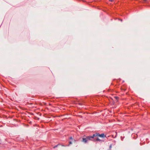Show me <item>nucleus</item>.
<instances>
[{"instance_id": "5", "label": "nucleus", "mask_w": 150, "mask_h": 150, "mask_svg": "<svg viewBox=\"0 0 150 150\" xmlns=\"http://www.w3.org/2000/svg\"><path fill=\"white\" fill-rule=\"evenodd\" d=\"M112 147V145L111 144L110 145V148L111 149V148Z\"/></svg>"}, {"instance_id": "11", "label": "nucleus", "mask_w": 150, "mask_h": 150, "mask_svg": "<svg viewBox=\"0 0 150 150\" xmlns=\"http://www.w3.org/2000/svg\"><path fill=\"white\" fill-rule=\"evenodd\" d=\"M115 98L116 99H117L118 98V97H115Z\"/></svg>"}, {"instance_id": "6", "label": "nucleus", "mask_w": 150, "mask_h": 150, "mask_svg": "<svg viewBox=\"0 0 150 150\" xmlns=\"http://www.w3.org/2000/svg\"><path fill=\"white\" fill-rule=\"evenodd\" d=\"M143 0L145 2H146V1H149V0Z\"/></svg>"}, {"instance_id": "10", "label": "nucleus", "mask_w": 150, "mask_h": 150, "mask_svg": "<svg viewBox=\"0 0 150 150\" xmlns=\"http://www.w3.org/2000/svg\"><path fill=\"white\" fill-rule=\"evenodd\" d=\"M69 143V144H71L72 143L71 142H70Z\"/></svg>"}, {"instance_id": "2", "label": "nucleus", "mask_w": 150, "mask_h": 150, "mask_svg": "<svg viewBox=\"0 0 150 150\" xmlns=\"http://www.w3.org/2000/svg\"><path fill=\"white\" fill-rule=\"evenodd\" d=\"M93 138H94L95 137H97L98 136H99V137L103 138L106 137L105 135L104 134L102 133L100 134L99 133H96L93 134Z\"/></svg>"}, {"instance_id": "8", "label": "nucleus", "mask_w": 150, "mask_h": 150, "mask_svg": "<svg viewBox=\"0 0 150 150\" xmlns=\"http://www.w3.org/2000/svg\"><path fill=\"white\" fill-rule=\"evenodd\" d=\"M58 145H56L54 147V148H56V147H57V146H58Z\"/></svg>"}, {"instance_id": "1", "label": "nucleus", "mask_w": 150, "mask_h": 150, "mask_svg": "<svg viewBox=\"0 0 150 150\" xmlns=\"http://www.w3.org/2000/svg\"><path fill=\"white\" fill-rule=\"evenodd\" d=\"M93 136H84L82 138L81 141L82 142L86 143L89 140H92V139H93Z\"/></svg>"}, {"instance_id": "12", "label": "nucleus", "mask_w": 150, "mask_h": 150, "mask_svg": "<svg viewBox=\"0 0 150 150\" xmlns=\"http://www.w3.org/2000/svg\"><path fill=\"white\" fill-rule=\"evenodd\" d=\"M125 90H126L125 89H123V88H122V90H124V91H125Z\"/></svg>"}, {"instance_id": "3", "label": "nucleus", "mask_w": 150, "mask_h": 150, "mask_svg": "<svg viewBox=\"0 0 150 150\" xmlns=\"http://www.w3.org/2000/svg\"><path fill=\"white\" fill-rule=\"evenodd\" d=\"M96 137V138H95L94 137V139H94V140H96V141H99V140H100V139L99 138H98V137Z\"/></svg>"}, {"instance_id": "14", "label": "nucleus", "mask_w": 150, "mask_h": 150, "mask_svg": "<svg viewBox=\"0 0 150 150\" xmlns=\"http://www.w3.org/2000/svg\"><path fill=\"white\" fill-rule=\"evenodd\" d=\"M62 146H64L63 145H62Z\"/></svg>"}, {"instance_id": "7", "label": "nucleus", "mask_w": 150, "mask_h": 150, "mask_svg": "<svg viewBox=\"0 0 150 150\" xmlns=\"http://www.w3.org/2000/svg\"><path fill=\"white\" fill-rule=\"evenodd\" d=\"M70 139H73V138L72 137H70L69 138Z\"/></svg>"}, {"instance_id": "4", "label": "nucleus", "mask_w": 150, "mask_h": 150, "mask_svg": "<svg viewBox=\"0 0 150 150\" xmlns=\"http://www.w3.org/2000/svg\"><path fill=\"white\" fill-rule=\"evenodd\" d=\"M117 21H119L122 22V19H120L119 18H117L116 20Z\"/></svg>"}, {"instance_id": "9", "label": "nucleus", "mask_w": 150, "mask_h": 150, "mask_svg": "<svg viewBox=\"0 0 150 150\" xmlns=\"http://www.w3.org/2000/svg\"><path fill=\"white\" fill-rule=\"evenodd\" d=\"M114 0H109V1L111 2H113Z\"/></svg>"}, {"instance_id": "13", "label": "nucleus", "mask_w": 150, "mask_h": 150, "mask_svg": "<svg viewBox=\"0 0 150 150\" xmlns=\"http://www.w3.org/2000/svg\"><path fill=\"white\" fill-rule=\"evenodd\" d=\"M79 105H81V103H79Z\"/></svg>"}]
</instances>
